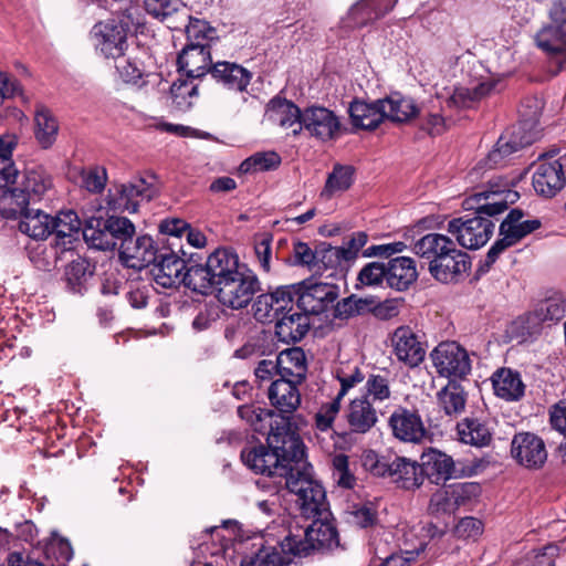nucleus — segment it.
Segmentation results:
<instances>
[{"label": "nucleus", "instance_id": "obj_61", "mask_svg": "<svg viewBox=\"0 0 566 566\" xmlns=\"http://www.w3.org/2000/svg\"><path fill=\"white\" fill-rule=\"evenodd\" d=\"M333 478L337 485L352 489L355 485L356 479L349 471L348 455L337 453L332 458Z\"/></svg>", "mask_w": 566, "mask_h": 566}, {"label": "nucleus", "instance_id": "obj_44", "mask_svg": "<svg viewBox=\"0 0 566 566\" xmlns=\"http://www.w3.org/2000/svg\"><path fill=\"white\" fill-rule=\"evenodd\" d=\"M439 406L447 416H458L464 411L467 405V392L458 381H449L437 394Z\"/></svg>", "mask_w": 566, "mask_h": 566}, {"label": "nucleus", "instance_id": "obj_64", "mask_svg": "<svg viewBox=\"0 0 566 566\" xmlns=\"http://www.w3.org/2000/svg\"><path fill=\"white\" fill-rule=\"evenodd\" d=\"M387 281V265L380 262L367 263L358 273L357 281L364 286H378Z\"/></svg>", "mask_w": 566, "mask_h": 566}, {"label": "nucleus", "instance_id": "obj_23", "mask_svg": "<svg viewBox=\"0 0 566 566\" xmlns=\"http://www.w3.org/2000/svg\"><path fill=\"white\" fill-rule=\"evenodd\" d=\"M178 71L188 78H201L213 65L210 46L185 45L177 57Z\"/></svg>", "mask_w": 566, "mask_h": 566}, {"label": "nucleus", "instance_id": "obj_42", "mask_svg": "<svg viewBox=\"0 0 566 566\" xmlns=\"http://www.w3.org/2000/svg\"><path fill=\"white\" fill-rule=\"evenodd\" d=\"M459 440L474 447H486L492 441V432L479 419L465 418L457 424Z\"/></svg>", "mask_w": 566, "mask_h": 566}, {"label": "nucleus", "instance_id": "obj_57", "mask_svg": "<svg viewBox=\"0 0 566 566\" xmlns=\"http://www.w3.org/2000/svg\"><path fill=\"white\" fill-rule=\"evenodd\" d=\"M370 301L350 295L336 303L334 316L339 319H347L370 311Z\"/></svg>", "mask_w": 566, "mask_h": 566}, {"label": "nucleus", "instance_id": "obj_28", "mask_svg": "<svg viewBox=\"0 0 566 566\" xmlns=\"http://www.w3.org/2000/svg\"><path fill=\"white\" fill-rule=\"evenodd\" d=\"M209 74L218 83L228 90L245 92L252 74L249 70L235 62L218 61L210 67Z\"/></svg>", "mask_w": 566, "mask_h": 566}, {"label": "nucleus", "instance_id": "obj_56", "mask_svg": "<svg viewBox=\"0 0 566 566\" xmlns=\"http://www.w3.org/2000/svg\"><path fill=\"white\" fill-rule=\"evenodd\" d=\"M450 495L455 507L468 506L474 503L481 495L482 489L475 482H460L450 484Z\"/></svg>", "mask_w": 566, "mask_h": 566}, {"label": "nucleus", "instance_id": "obj_50", "mask_svg": "<svg viewBox=\"0 0 566 566\" xmlns=\"http://www.w3.org/2000/svg\"><path fill=\"white\" fill-rule=\"evenodd\" d=\"M541 322H559L566 315V293L555 292L534 312Z\"/></svg>", "mask_w": 566, "mask_h": 566}, {"label": "nucleus", "instance_id": "obj_30", "mask_svg": "<svg viewBox=\"0 0 566 566\" xmlns=\"http://www.w3.org/2000/svg\"><path fill=\"white\" fill-rule=\"evenodd\" d=\"M387 479L397 488L413 491L423 484L420 463L406 457L392 455Z\"/></svg>", "mask_w": 566, "mask_h": 566}, {"label": "nucleus", "instance_id": "obj_38", "mask_svg": "<svg viewBox=\"0 0 566 566\" xmlns=\"http://www.w3.org/2000/svg\"><path fill=\"white\" fill-rule=\"evenodd\" d=\"M280 368V378H287L303 382L306 378L307 364L304 350L301 347H292L275 356Z\"/></svg>", "mask_w": 566, "mask_h": 566}, {"label": "nucleus", "instance_id": "obj_49", "mask_svg": "<svg viewBox=\"0 0 566 566\" xmlns=\"http://www.w3.org/2000/svg\"><path fill=\"white\" fill-rule=\"evenodd\" d=\"M192 80H177L170 87L172 104L180 112L189 111L198 97V85Z\"/></svg>", "mask_w": 566, "mask_h": 566}, {"label": "nucleus", "instance_id": "obj_1", "mask_svg": "<svg viewBox=\"0 0 566 566\" xmlns=\"http://www.w3.org/2000/svg\"><path fill=\"white\" fill-rule=\"evenodd\" d=\"M268 446L250 444L241 450L243 464L258 474L265 475L256 486L276 495L293 468L304 458V443L286 417L271 422Z\"/></svg>", "mask_w": 566, "mask_h": 566}, {"label": "nucleus", "instance_id": "obj_39", "mask_svg": "<svg viewBox=\"0 0 566 566\" xmlns=\"http://www.w3.org/2000/svg\"><path fill=\"white\" fill-rule=\"evenodd\" d=\"M19 230L35 240H45L52 233V216L40 209H30L18 213Z\"/></svg>", "mask_w": 566, "mask_h": 566}, {"label": "nucleus", "instance_id": "obj_45", "mask_svg": "<svg viewBox=\"0 0 566 566\" xmlns=\"http://www.w3.org/2000/svg\"><path fill=\"white\" fill-rule=\"evenodd\" d=\"M35 138L43 148H49L56 139L59 124L48 108H40L35 113Z\"/></svg>", "mask_w": 566, "mask_h": 566}, {"label": "nucleus", "instance_id": "obj_58", "mask_svg": "<svg viewBox=\"0 0 566 566\" xmlns=\"http://www.w3.org/2000/svg\"><path fill=\"white\" fill-rule=\"evenodd\" d=\"M317 266L319 272L328 269H344L348 263L338 247L322 243L317 247Z\"/></svg>", "mask_w": 566, "mask_h": 566}, {"label": "nucleus", "instance_id": "obj_55", "mask_svg": "<svg viewBox=\"0 0 566 566\" xmlns=\"http://www.w3.org/2000/svg\"><path fill=\"white\" fill-rule=\"evenodd\" d=\"M380 19L375 10L369 6L368 1L359 0L353 4L343 20L345 27L350 29L363 28Z\"/></svg>", "mask_w": 566, "mask_h": 566}, {"label": "nucleus", "instance_id": "obj_19", "mask_svg": "<svg viewBox=\"0 0 566 566\" xmlns=\"http://www.w3.org/2000/svg\"><path fill=\"white\" fill-rule=\"evenodd\" d=\"M301 382L287 378H275L268 388V398L274 408L275 417H286L294 413L301 405L298 385Z\"/></svg>", "mask_w": 566, "mask_h": 566}, {"label": "nucleus", "instance_id": "obj_5", "mask_svg": "<svg viewBox=\"0 0 566 566\" xmlns=\"http://www.w3.org/2000/svg\"><path fill=\"white\" fill-rule=\"evenodd\" d=\"M547 15L549 22L538 30L535 41L559 73L566 71V0H552Z\"/></svg>", "mask_w": 566, "mask_h": 566}, {"label": "nucleus", "instance_id": "obj_11", "mask_svg": "<svg viewBox=\"0 0 566 566\" xmlns=\"http://www.w3.org/2000/svg\"><path fill=\"white\" fill-rule=\"evenodd\" d=\"M297 308L308 314H321L339 296V287L332 283L307 280L295 285Z\"/></svg>", "mask_w": 566, "mask_h": 566}, {"label": "nucleus", "instance_id": "obj_7", "mask_svg": "<svg viewBox=\"0 0 566 566\" xmlns=\"http://www.w3.org/2000/svg\"><path fill=\"white\" fill-rule=\"evenodd\" d=\"M525 212L520 208L512 209L499 227L497 239L489 249L485 260L480 268L481 272H486L509 248L517 244L525 237L541 228L539 219L525 220Z\"/></svg>", "mask_w": 566, "mask_h": 566}, {"label": "nucleus", "instance_id": "obj_32", "mask_svg": "<svg viewBox=\"0 0 566 566\" xmlns=\"http://www.w3.org/2000/svg\"><path fill=\"white\" fill-rule=\"evenodd\" d=\"M494 394L505 401H518L525 395L521 374L511 368H500L491 377Z\"/></svg>", "mask_w": 566, "mask_h": 566}, {"label": "nucleus", "instance_id": "obj_26", "mask_svg": "<svg viewBox=\"0 0 566 566\" xmlns=\"http://www.w3.org/2000/svg\"><path fill=\"white\" fill-rule=\"evenodd\" d=\"M146 12L165 22L171 30H181L189 18V11L181 0H144Z\"/></svg>", "mask_w": 566, "mask_h": 566}, {"label": "nucleus", "instance_id": "obj_36", "mask_svg": "<svg viewBox=\"0 0 566 566\" xmlns=\"http://www.w3.org/2000/svg\"><path fill=\"white\" fill-rule=\"evenodd\" d=\"M454 244L448 235L431 232L415 242L413 252L420 259L427 261L428 268H430Z\"/></svg>", "mask_w": 566, "mask_h": 566}, {"label": "nucleus", "instance_id": "obj_52", "mask_svg": "<svg viewBox=\"0 0 566 566\" xmlns=\"http://www.w3.org/2000/svg\"><path fill=\"white\" fill-rule=\"evenodd\" d=\"M279 547H281L279 545ZM291 553H284L282 548L276 546H264L261 544L258 552L248 562H243L241 566H283L291 563Z\"/></svg>", "mask_w": 566, "mask_h": 566}, {"label": "nucleus", "instance_id": "obj_60", "mask_svg": "<svg viewBox=\"0 0 566 566\" xmlns=\"http://www.w3.org/2000/svg\"><path fill=\"white\" fill-rule=\"evenodd\" d=\"M281 164V157L275 151L256 153L241 164V170L266 171L275 169Z\"/></svg>", "mask_w": 566, "mask_h": 566}, {"label": "nucleus", "instance_id": "obj_54", "mask_svg": "<svg viewBox=\"0 0 566 566\" xmlns=\"http://www.w3.org/2000/svg\"><path fill=\"white\" fill-rule=\"evenodd\" d=\"M84 240L90 247L97 250H114V243L109 240L106 221L101 228V220H91L82 230Z\"/></svg>", "mask_w": 566, "mask_h": 566}, {"label": "nucleus", "instance_id": "obj_40", "mask_svg": "<svg viewBox=\"0 0 566 566\" xmlns=\"http://www.w3.org/2000/svg\"><path fill=\"white\" fill-rule=\"evenodd\" d=\"M499 83L497 80L490 77L473 87L459 86L453 91L448 103L459 108L473 107L481 99L495 92Z\"/></svg>", "mask_w": 566, "mask_h": 566}, {"label": "nucleus", "instance_id": "obj_53", "mask_svg": "<svg viewBox=\"0 0 566 566\" xmlns=\"http://www.w3.org/2000/svg\"><path fill=\"white\" fill-rule=\"evenodd\" d=\"M109 240L114 243V249L120 250L123 243H126L135 237V226L125 217L111 216L106 220Z\"/></svg>", "mask_w": 566, "mask_h": 566}, {"label": "nucleus", "instance_id": "obj_2", "mask_svg": "<svg viewBox=\"0 0 566 566\" xmlns=\"http://www.w3.org/2000/svg\"><path fill=\"white\" fill-rule=\"evenodd\" d=\"M507 187V182L493 184L491 180L488 190L475 192L464 202L468 210L475 211L473 218H454L448 222V232L461 247L475 250L491 239L494 223L490 217L504 212L509 205L515 203L520 197L516 191Z\"/></svg>", "mask_w": 566, "mask_h": 566}, {"label": "nucleus", "instance_id": "obj_18", "mask_svg": "<svg viewBox=\"0 0 566 566\" xmlns=\"http://www.w3.org/2000/svg\"><path fill=\"white\" fill-rule=\"evenodd\" d=\"M534 124V122L522 120L513 127L510 135H502L488 156L489 163L494 166L501 165L507 156L532 145L537 138V133L532 130Z\"/></svg>", "mask_w": 566, "mask_h": 566}, {"label": "nucleus", "instance_id": "obj_51", "mask_svg": "<svg viewBox=\"0 0 566 566\" xmlns=\"http://www.w3.org/2000/svg\"><path fill=\"white\" fill-rule=\"evenodd\" d=\"M238 416L244 420L256 432H264L266 427L271 428V422L275 420V411L254 405H242L238 408Z\"/></svg>", "mask_w": 566, "mask_h": 566}, {"label": "nucleus", "instance_id": "obj_34", "mask_svg": "<svg viewBox=\"0 0 566 566\" xmlns=\"http://www.w3.org/2000/svg\"><path fill=\"white\" fill-rule=\"evenodd\" d=\"M266 116L271 123L284 129L298 128L302 124L303 111L293 102L276 96L269 102Z\"/></svg>", "mask_w": 566, "mask_h": 566}, {"label": "nucleus", "instance_id": "obj_37", "mask_svg": "<svg viewBox=\"0 0 566 566\" xmlns=\"http://www.w3.org/2000/svg\"><path fill=\"white\" fill-rule=\"evenodd\" d=\"M418 277L416 263L409 256H397L387 264V284L397 291H406Z\"/></svg>", "mask_w": 566, "mask_h": 566}, {"label": "nucleus", "instance_id": "obj_33", "mask_svg": "<svg viewBox=\"0 0 566 566\" xmlns=\"http://www.w3.org/2000/svg\"><path fill=\"white\" fill-rule=\"evenodd\" d=\"M81 220L73 210L61 211L52 217V233L55 234V245L62 251L71 250L81 231Z\"/></svg>", "mask_w": 566, "mask_h": 566}, {"label": "nucleus", "instance_id": "obj_9", "mask_svg": "<svg viewBox=\"0 0 566 566\" xmlns=\"http://www.w3.org/2000/svg\"><path fill=\"white\" fill-rule=\"evenodd\" d=\"M432 365L440 377L449 381L465 379L472 369L468 350L458 342H441L430 354Z\"/></svg>", "mask_w": 566, "mask_h": 566}, {"label": "nucleus", "instance_id": "obj_12", "mask_svg": "<svg viewBox=\"0 0 566 566\" xmlns=\"http://www.w3.org/2000/svg\"><path fill=\"white\" fill-rule=\"evenodd\" d=\"M342 123L339 117L329 108L324 106H308L303 109L302 124L293 128V134L301 130L308 133L321 142L334 140L340 135Z\"/></svg>", "mask_w": 566, "mask_h": 566}, {"label": "nucleus", "instance_id": "obj_4", "mask_svg": "<svg viewBox=\"0 0 566 566\" xmlns=\"http://www.w3.org/2000/svg\"><path fill=\"white\" fill-rule=\"evenodd\" d=\"M283 488L297 496L296 503L304 517L326 515L329 511L323 485L313 476L312 467L303 460L287 474Z\"/></svg>", "mask_w": 566, "mask_h": 566}, {"label": "nucleus", "instance_id": "obj_21", "mask_svg": "<svg viewBox=\"0 0 566 566\" xmlns=\"http://www.w3.org/2000/svg\"><path fill=\"white\" fill-rule=\"evenodd\" d=\"M421 474L432 483L440 484L452 478H459L463 471H458L453 459L437 449L430 448L420 457Z\"/></svg>", "mask_w": 566, "mask_h": 566}, {"label": "nucleus", "instance_id": "obj_48", "mask_svg": "<svg viewBox=\"0 0 566 566\" xmlns=\"http://www.w3.org/2000/svg\"><path fill=\"white\" fill-rule=\"evenodd\" d=\"M185 28L187 43L186 45H205L210 46V42L216 38V29L212 28L207 21L189 18L181 25Z\"/></svg>", "mask_w": 566, "mask_h": 566}, {"label": "nucleus", "instance_id": "obj_17", "mask_svg": "<svg viewBox=\"0 0 566 566\" xmlns=\"http://www.w3.org/2000/svg\"><path fill=\"white\" fill-rule=\"evenodd\" d=\"M92 33L96 48L107 59H120L127 48V28L122 22L109 20L94 25Z\"/></svg>", "mask_w": 566, "mask_h": 566}, {"label": "nucleus", "instance_id": "obj_6", "mask_svg": "<svg viewBox=\"0 0 566 566\" xmlns=\"http://www.w3.org/2000/svg\"><path fill=\"white\" fill-rule=\"evenodd\" d=\"M331 512L326 515L311 517L312 524L304 533V538L295 535H287L280 546L284 553H291L293 556H306L314 549H332L338 546V532L329 520Z\"/></svg>", "mask_w": 566, "mask_h": 566}, {"label": "nucleus", "instance_id": "obj_47", "mask_svg": "<svg viewBox=\"0 0 566 566\" xmlns=\"http://www.w3.org/2000/svg\"><path fill=\"white\" fill-rule=\"evenodd\" d=\"M13 147L11 137L0 136V188L3 190L14 186L19 172L11 158Z\"/></svg>", "mask_w": 566, "mask_h": 566}, {"label": "nucleus", "instance_id": "obj_35", "mask_svg": "<svg viewBox=\"0 0 566 566\" xmlns=\"http://www.w3.org/2000/svg\"><path fill=\"white\" fill-rule=\"evenodd\" d=\"M310 317L306 313H284L275 323V334L283 343L300 342L310 329Z\"/></svg>", "mask_w": 566, "mask_h": 566}, {"label": "nucleus", "instance_id": "obj_31", "mask_svg": "<svg viewBox=\"0 0 566 566\" xmlns=\"http://www.w3.org/2000/svg\"><path fill=\"white\" fill-rule=\"evenodd\" d=\"M348 112L353 126L360 129L374 130L385 120L381 99L370 103L355 99Z\"/></svg>", "mask_w": 566, "mask_h": 566}, {"label": "nucleus", "instance_id": "obj_10", "mask_svg": "<svg viewBox=\"0 0 566 566\" xmlns=\"http://www.w3.org/2000/svg\"><path fill=\"white\" fill-rule=\"evenodd\" d=\"M156 195V177L148 174L116 187L115 192L109 195L108 205L114 211L133 213L142 202L151 200Z\"/></svg>", "mask_w": 566, "mask_h": 566}, {"label": "nucleus", "instance_id": "obj_24", "mask_svg": "<svg viewBox=\"0 0 566 566\" xmlns=\"http://www.w3.org/2000/svg\"><path fill=\"white\" fill-rule=\"evenodd\" d=\"M157 253L153 239L142 235L123 243L119 258L126 266L142 270L157 260Z\"/></svg>", "mask_w": 566, "mask_h": 566}, {"label": "nucleus", "instance_id": "obj_63", "mask_svg": "<svg viewBox=\"0 0 566 566\" xmlns=\"http://www.w3.org/2000/svg\"><path fill=\"white\" fill-rule=\"evenodd\" d=\"M57 252L54 248L48 249L44 244H36L29 249V259L40 271H51L56 263Z\"/></svg>", "mask_w": 566, "mask_h": 566}, {"label": "nucleus", "instance_id": "obj_46", "mask_svg": "<svg viewBox=\"0 0 566 566\" xmlns=\"http://www.w3.org/2000/svg\"><path fill=\"white\" fill-rule=\"evenodd\" d=\"M354 181V169L350 166L336 165L328 175L321 197L329 200L336 193L346 191Z\"/></svg>", "mask_w": 566, "mask_h": 566}, {"label": "nucleus", "instance_id": "obj_22", "mask_svg": "<svg viewBox=\"0 0 566 566\" xmlns=\"http://www.w3.org/2000/svg\"><path fill=\"white\" fill-rule=\"evenodd\" d=\"M184 259L174 251L165 250L157 253V260L151 263V274L156 283L165 289L179 287L182 283V275L186 269Z\"/></svg>", "mask_w": 566, "mask_h": 566}, {"label": "nucleus", "instance_id": "obj_62", "mask_svg": "<svg viewBox=\"0 0 566 566\" xmlns=\"http://www.w3.org/2000/svg\"><path fill=\"white\" fill-rule=\"evenodd\" d=\"M366 395L363 397L373 398V401H384L390 398L391 390L386 376L371 374L365 384Z\"/></svg>", "mask_w": 566, "mask_h": 566}, {"label": "nucleus", "instance_id": "obj_20", "mask_svg": "<svg viewBox=\"0 0 566 566\" xmlns=\"http://www.w3.org/2000/svg\"><path fill=\"white\" fill-rule=\"evenodd\" d=\"M471 268L469 254L459 250L455 244L428 268L429 273L441 283L458 282Z\"/></svg>", "mask_w": 566, "mask_h": 566}, {"label": "nucleus", "instance_id": "obj_41", "mask_svg": "<svg viewBox=\"0 0 566 566\" xmlns=\"http://www.w3.org/2000/svg\"><path fill=\"white\" fill-rule=\"evenodd\" d=\"M385 119L395 123H405L413 118L419 113L415 101L410 97L394 93L381 99Z\"/></svg>", "mask_w": 566, "mask_h": 566}, {"label": "nucleus", "instance_id": "obj_14", "mask_svg": "<svg viewBox=\"0 0 566 566\" xmlns=\"http://www.w3.org/2000/svg\"><path fill=\"white\" fill-rule=\"evenodd\" d=\"M295 292V285H284L260 294L252 306L254 318L263 324L276 323L281 314L293 310Z\"/></svg>", "mask_w": 566, "mask_h": 566}, {"label": "nucleus", "instance_id": "obj_15", "mask_svg": "<svg viewBox=\"0 0 566 566\" xmlns=\"http://www.w3.org/2000/svg\"><path fill=\"white\" fill-rule=\"evenodd\" d=\"M511 455L523 468L541 469L547 460L544 440L533 432L515 433L511 442Z\"/></svg>", "mask_w": 566, "mask_h": 566}, {"label": "nucleus", "instance_id": "obj_13", "mask_svg": "<svg viewBox=\"0 0 566 566\" xmlns=\"http://www.w3.org/2000/svg\"><path fill=\"white\" fill-rule=\"evenodd\" d=\"M552 156L543 154L538 158L533 172L532 184L537 195L552 198L566 185L564 161L566 156L552 159Z\"/></svg>", "mask_w": 566, "mask_h": 566}, {"label": "nucleus", "instance_id": "obj_29", "mask_svg": "<svg viewBox=\"0 0 566 566\" xmlns=\"http://www.w3.org/2000/svg\"><path fill=\"white\" fill-rule=\"evenodd\" d=\"M345 419L353 433L364 434L369 432L378 422V413L367 397L353 399L346 411Z\"/></svg>", "mask_w": 566, "mask_h": 566}, {"label": "nucleus", "instance_id": "obj_8", "mask_svg": "<svg viewBox=\"0 0 566 566\" xmlns=\"http://www.w3.org/2000/svg\"><path fill=\"white\" fill-rule=\"evenodd\" d=\"M261 291L258 275L247 265L237 274L214 289L218 301L232 310L247 307L254 295Z\"/></svg>", "mask_w": 566, "mask_h": 566}, {"label": "nucleus", "instance_id": "obj_3", "mask_svg": "<svg viewBox=\"0 0 566 566\" xmlns=\"http://www.w3.org/2000/svg\"><path fill=\"white\" fill-rule=\"evenodd\" d=\"M52 186V178L42 166L25 167L18 172L14 186L0 195V214L6 219L17 218L30 203L41 201Z\"/></svg>", "mask_w": 566, "mask_h": 566}, {"label": "nucleus", "instance_id": "obj_27", "mask_svg": "<svg viewBox=\"0 0 566 566\" xmlns=\"http://www.w3.org/2000/svg\"><path fill=\"white\" fill-rule=\"evenodd\" d=\"M207 262L214 289L247 266L240 261L237 252L227 248L216 249L209 254Z\"/></svg>", "mask_w": 566, "mask_h": 566}, {"label": "nucleus", "instance_id": "obj_16", "mask_svg": "<svg viewBox=\"0 0 566 566\" xmlns=\"http://www.w3.org/2000/svg\"><path fill=\"white\" fill-rule=\"evenodd\" d=\"M390 347L397 360L411 368L426 357V348L410 326L402 325L392 332Z\"/></svg>", "mask_w": 566, "mask_h": 566}, {"label": "nucleus", "instance_id": "obj_25", "mask_svg": "<svg viewBox=\"0 0 566 566\" xmlns=\"http://www.w3.org/2000/svg\"><path fill=\"white\" fill-rule=\"evenodd\" d=\"M394 436L403 442H420L427 434L421 417L406 408H399L389 417Z\"/></svg>", "mask_w": 566, "mask_h": 566}, {"label": "nucleus", "instance_id": "obj_43", "mask_svg": "<svg viewBox=\"0 0 566 566\" xmlns=\"http://www.w3.org/2000/svg\"><path fill=\"white\" fill-rule=\"evenodd\" d=\"M181 285L200 294L214 293V283L212 277L210 279L208 262L206 261L205 265L187 262Z\"/></svg>", "mask_w": 566, "mask_h": 566}, {"label": "nucleus", "instance_id": "obj_59", "mask_svg": "<svg viewBox=\"0 0 566 566\" xmlns=\"http://www.w3.org/2000/svg\"><path fill=\"white\" fill-rule=\"evenodd\" d=\"M392 455H380L374 450H366L361 454V465L371 475L387 478Z\"/></svg>", "mask_w": 566, "mask_h": 566}]
</instances>
